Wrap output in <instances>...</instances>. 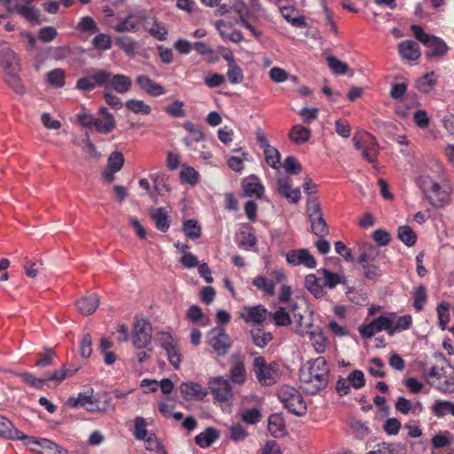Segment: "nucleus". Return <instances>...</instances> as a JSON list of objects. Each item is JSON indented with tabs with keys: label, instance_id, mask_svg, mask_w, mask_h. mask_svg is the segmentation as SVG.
I'll return each instance as SVG.
<instances>
[{
	"label": "nucleus",
	"instance_id": "f257e3e1",
	"mask_svg": "<svg viewBox=\"0 0 454 454\" xmlns=\"http://www.w3.org/2000/svg\"><path fill=\"white\" fill-rule=\"evenodd\" d=\"M329 372V366L323 356L308 361L299 372L301 387L308 394H317L328 385Z\"/></svg>",
	"mask_w": 454,
	"mask_h": 454
},
{
	"label": "nucleus",
	"instance_id": "f03ea898",
	"mask_svg": "<svg viewBox=\"0 0 454 454\" xmlns=\"http://www.w3.org/2000/svg\"><path fill=\"white\" fill-rule=\"evenodd\" d=\"M411 30L415 38L428 49L426 51L427 58H442L447 53L449 48L442 38L426 33L419 25H411Z\"/></svg>",
	"mask_w": 454,
	"mask_h": 454
},
{
	"label": "nucleus",
	"instance_id": "7ed1b4c3",
	"mask_svg": "<svg viewBox=\"0 0 454 454\" xmlns=\"http://www.w3.org/2000/svg\"><path fill=\"white\" fill-rule=\"evenodd\" d=\"M278 399L293 414L303 416L307 411L306 403L298 390L289 386H283L278 392Z\"/></svg>",
	"mask_w": 454,
	"mask_h": 454
},
{
	"label": "nucleus",
	"instance_id": "20e7f679",
	"mask_svg": "<svg viewBox=\"0 0 454 454\" xmlns=\"http://www.w3.org/2000/svg\"><path fill=\"white\" fill-rule=\"evenodd\" d=\"M253 370L257 380L263 386H271L277 382L278 364L277 362L268 364L263 356H257L253 362Z\"/></svg>",
	"mask_w": 454,
	"mask_h": 454
},
{
	"label": "nucleus",
	"instance_id": "39448f33",
	"mask_svg": "<svg viewBox=\"0 0 454 454\" xmlns=\"http://www.w3.org/2000/svg\"><path fill=\"white\" fill-rule=\"evenodd\" d=\"M207 342L218 356H225L232 345L230 336L221 326L214 327L208 332Z\"/></svg>",
	"mask_w": 454,
	"mask_h": 454
},
{
	"label": "nucleus",
	"instance_id": "423d86ee",
	"mask_svg": "<svg viewBox=\"0 0 454 454\" xmlns=\"http://www.w3.org/2000/svg\"><path fill=\"white\" fill-rule=\"evenodd\" d=\"M153 329L151 324L144 319H137L134 324L132 342L137 348H146L152 340Z\"/></svg>",
	"mask_w": 454,
	"mask_h": 454
},
{
	"label": "nucleus",
	"instance_id": "0eeeda50",
	"mask_svg": "<svg viewBox=\"0 0 454 454\" xmlns=\"http://www.w3.org/2000/svg\"><path fill=\"white\" fill-rule=\"evenodd\" d=\"M208 388L215 401L219 403L229 402L233 394L230 381L223 377H215L208 381Z\"/></svg>",
	"mask_w": 454,
	"mask_h": 454
},
{
	"label": "nucleus",
	"instance_id": "6e6552de",
	"mask_svg": "<svg viewBox=\"0 0 454 454\" xmlns=\"http://www.w3.org/2000/svg\"><path fill=\"white\" fill-rule=\"evenodd\" d=\"M378 251L372 247L368 250L363 252L358 258V262L362 265L364 275L367 279H374L380 276V270L375 264L371 262H374L378 255Z\"/></svg>",
	"mask_w": 454,
	"mask_h": 454
},
{
	"label": "nucleus",
	"instance_id": "1a4fd4ad",
	"mask_svg": "<svg viewBox=\"0 0 454 454\" xmlns=\"http://www.w3.org/2000/svg\"><path fill=\"white\" fill-rule=\"evenodd\" d=\"M0 67L4 73L9 70H21L20 58L8 43H0Z\"/></svg>",
	"mask_w": 454,
	"mask_h": 454
},
{
	"label": "nucleus",
	"instance_id": "9d476101",
	"mask_svg": "<svg viewBox=\"0 0 454 454\" xmlns=\"http://www.w3.org/2000/svg\"><path fill=\"white\" fill-rule=\"evenodd\" d=\"M106 74L107 77L105 78L106 83L103 85L106 90H114L120 94H124L130 90L132 86L130 77L121 74H114L108 71H106Z\"/></svg>",
	"mask_w": 454,
	"mask_h": 454
},
{
	"label": "nucleus",
	"instance_id": "9b49d317",
	"mask_svg": "<svg viewBox=\"0 0 454 454\" xmlns=\"http://www.w3.org/2000/svg\"><path fill=\"white\" fill-rule=\"evenodd\" d=\"M286 261L289 264L294 266L304 265L307 268L313 269L316 267L317 262L314 256L308 249H296L292 250L286 254Z\"/></svg>",
	"mask_w": 454,
	"mask_h": 454
},
{
	"label": "nucleus",
	"instance_id": "f8f14e48",
	"mask_svg": "<svg viewBox=\"0 0 454 454\" xmlns=\"http://www.w3.org/2000/svg\"><path fill=\"white\" fill-rule=\"evenodd\" d=\"M106 70H98L93 74L78 79L75 88L82 91H90L96 86H103L106 83Z\"/></svg>",
	"mask_w": 454,
	"mask_h": 454
},
{
	"label": "nucleus",
	"instance_id": "ddd939ff",
	"mask_svg": "<svg viewBox=\"0 0 454 454\" xmlns=\"http://www.w3.org/2000/svg\"><path fill=\"white\" fill-rule=\"evenodd\" d=\"M277 190L278 193L290 203H297L301 200L300 189H292L291 179L288 176L278 177L277 179Z\"/></svg>",
	"mask_w": 454,
	"mask_h": 454
},
{
	"label": "nucleus",
	"instance_id": "4468645a",
	"mask_svg": "<svg viewBox=\"0 0 454 454\" xmlns=\"http://www.w3.org/2000/svg\"><path fill=\"white\" fill-rule=\"evenodd\" d=\"M75 305L81 314L90 316L98 309L99 305V297L94 293L87 294L77 300Z\"/></svg>",
	"mask_w": 454,
	"mask_h": 454
},
{
	"label": "nucleus",
	"instance_id": "2eb2a0df",
	"mask_svg": "<svg viewBox=\"0 0 454 454\" xmlns=\"http://www.w3.org/2000/svg\"><path fill=\"white\" fill-rule=\"evenodd\" d=\"M179 388L184 399L185 400H203L207 395V391L206 389H204L199 383L192 381L183 382Z\"/></svg>",
	"mask_w": 454,
	"mask_h": 454
},
{
	"label": "nucleus",
	"instance_id": "dca6fc26",
	"mask_svg": "<svg viewBox=\"0 0 454 454\" xmlns=\"http://www.w3.org/2000/svg\"><path fill=\"white\" fill-rule=\"evenodd\" d=\"M15 12L23 17L31 25H39L43 21L40 10L32 4H17Z\"/></svg>",
	"mask_w": 454,
	"mask_h": 454
},
{
	"label": "nucleus",
	"instance_id": "f3484780",
	"mask_svg": "<svg viewBox=\"0 0 454 454\" xmlns=\"http://www.w3.org/2000/svg\"><path fill=\"white\" fill-rule=\"evenodd\" d=\"M267 316V309L262 305L254 307H244V312L241 317L247 323L262 324L265 321Z\"/></svg>",
	"mask_w": 454,
	"mask_h": 454
},
{
	"label": "nucleus",
	"instance_id": "a211bd4d",
	"mask_svg": "<svg viewBox=\"0 0 454 454\" xmlns=\"http://www.w3.org/2000/svg\"><path fill=\"white\" fill-rule=\"evenodd\" d=\"M230 368V378L235 384L242 385L247 380V372L244 362L239 356H232Z\"/></svg>",
	"mask_w": 454,
	"mask_h": 454
},
{
	"label": "nucleus",
	"instance_id": "6ab92c4d",
	"mask_svg": "<svg viewBox=\"0 0 454 454\" xmlns=\"http://www.w3.org/2000/svg\"><path fill=\"white\" fill-rule=\"evenodd\" d=\"M136 82L137 85L150 96L157 97L164 94L165 92L160 84L155 82L146 75H138Z\"/></svg>",
	"mask_w": 454,
	"mask_h": 454
},
{
	"label": "nucleus",
	"instance_id": "aec40b11",
	"mask_svg": "<svg viewBox=\"0 0 454 454\" xmlns=\"http://www.w3.org/2000/svg\"><path fill=\"white\" fill-rule=\"evenodd\" d=\"M184 128L190 134L189 137L183 139L187 147H192L193 143H199L205 139V134L200 126L187 121L184 123Z\"/></svg>",
	"mask_w": 454,
	"mask_h": 454
},
{
	"label": "nucleus",
	"instance_id": "412c9836",
	"mask_svg": "<svg viewBox=\"0 0 454 454\" xmlns=\"http://www.w3.org/2000/svg\"><path fill=\"white\" fill-rule=\"evenodd\" d=\"M242 187L246 195L248 197L261 199L264 193V187L255 176H250L244 180Z\"/></svg>",
	"mask_w": 454,
	"mask_h": 454
},
{
	"label": "nucleus",
	"instance_id": "4be33fe9",
	"mask_svg": "<svg viewBox=\"0 0 454 454\" xmlns=\"http://www.w3.org/2000/svg\"><path fill=\"white\" fill-rule=\"evenodd\" d=\"M400 55L409 60H416L420 56L419 44L412 40L403 41L398 45Z\"/></svg>",
	"mask_w": 454,
	"mask_h": 454
},
{
	"label": "nucleus",
	"instance_id": "5701e85b",
	"mask_svg": "<svg viewBox=\"0 0 454 454\" xmlns=\"http://www.w3.org/2000/svg\"><path fill=\"white\" fill-rule=\"evenodd\" d=\"M220 437V433L217 429L209 427L203 432L197 434L194 441L200 448H208Z\"/></svg>",
	"mask_w": 454,
	"mask_h": 454
},
{
	"label": "nucleus",
	"instance_id": "b1692460",
	"mask_svg": "<svg viewBox=\"0 0 454 454\" xmlns=\"http://www.w3.org/2000/svg\"><path fill=\"white\" fill-rule=\"evenodd\" d=\"M150 215L159 231L166 232L168 230L170 220L168 213L164 210V208L159 207L152 209Z\"/></svg>",
	"mask_w": 454,
	"mask_h": 454
},
{
	"label": "nucleus",
	"instance_id": "393cba45",
	"mask_svg": "<svg viewBox=\"0 0 454 454\" xmlns=\"http://www.w3.org/2000/svg\"><path fill=\"white\" fill-rule=\"evenodd\" d=\"M20 70H9L4 72V82L7 85L13 90L17 94L22 95L25 93V87L22 84L20 77Z\"/></svg>",
	"mask_w": 454,
	"mask_h": 454
},
{
	"label": "nucleus",
	"instance_id": "a878e982",
	"mask_svg": "<svg viewBox=\"0 0 454 454\" xmlns=\"http://www.w3.org/2000/svg\"><path fill=\"white\" fill-rule=\"evenodd\" d=\"M0 437L15 440L21 437V431L17 429L12 423L5 417L0 415Z\"/></svg>",
	"mask_w": 454,
	"mask_h": 454
},
{
	"label": "nucleus",
	"instance_id": "bb28decb",
	"mask_svg": "<svg viewBox=\"0 0 454 454\" xmlns=\"http://www.w3.org/2000/svg\"><path fill=\"white\" fill-rule=\"evenodd\" d=\"M151 179L153 181V191L156 197L158 195L162 196L165 192L170 191V186L168 184V176L164 173H154L150 175Z\"/></svg>",
	"mask_w": 454,
	"mask_h": 454
},
{
	"label": "nucleus",
	"instance_id": "cd10ccee",
	"mask_svg": "<svg viewBox=\"0 0 454 454\" xmlns=\"http://www.w3.org/2000/svg\"><path fill=\"white\" fill-rule=\"evenodd\" d=\"M310 136V129L301 125L294 126L289 132V138L297 145L309 141Z\"/></svg>",
	"mask_w": 454,
	"mask_h": 454
},
{
	"label": "nucleus",
	"instance_id": "c85d7f7f",
	"mask_svg": "<svg viewBox=\"0 0 454 454\" xmlns=\"http://www.w3.org/2000/svg\"><path fill=\"white\" fill-rule=\"evenodd\" d=\"M93 127L98 132L106 135L115 129L116 121L113 114H108L103 120L95 118Z\"/></svg>",
	"mask_w": 454,
	"mask_h": 454
},
{
	"label": "nucleus",
	"instance_id": "c756f323",
	"mask_svg": "<svg viewBox=\"0 0 454 454\" xmlns=\"http://www.w3.org/2000/svg\"><path fill=\"white\" fill-rule=\"evenodd\" d=\"M251 338L254 345L259 348H264L272 340V334L265 332L262 328H254L250 331Z\"/></svg>",
	"mask_w": 454,
	"mask_h": 454
},
{
	"label": "nucleus",
	"instance_id": "7c9ffc66",
	"mask_svg": "<svg viewBox=\"0 0 454 454\" xmlns=\"http://www.w3.org/2000/svg\"><path fill=\"white\" fill-rule=\"evenodd\" d=\"M268 429L274 437L283 435L285 431L283 419L278 414H271L268 419Z\"/></svg>",
	"mask_w": 454,
	"mask_h": 454
},
{
	"label": "nucleus",
	"instance_id": "2f4dec72",
	"mask_svg": "<svg viewBox=\"0 0 454 454\" xmlns=\"http://www.w3.org/2000/svg\"><path fill=\"white\" fill-rule=\"evenodd\" d=\"M432 411L438 418H442L448 413L454 417V403L437 400L432 406Z\"/></svg>",
	"mask_w": 454,
	"mask_h": 454
},
{
	"label": "nucleus",
	"instance_id": "473e14b6",
	"mask_svg": "<svg viewBox=\"0 0 454 454\" xmlns=\"http://www.w3.org/2000/svg\"><path fill=\"white\" fill-rule=\"evenodd\" d=\"M66 73L61 68H55L46 74L47 82L55 88H63L65 86Z\"/></svg>",
	"mask_w": 454,
	"mask_h": 454
},
{
	"label": "nucleus",
	"instance_id": "72a5a7b5",
	"mask_svg": "<svg viewBox=\"0 0 454 454\" xmlns=\"http://www.w3.org/2000/svg\"><path fill=\"white\" fill-rule=\"evenodd\" d=\"M309 222L311 224L312 232L316 236L319 238H324L328 234V226L323 215H320L315 218H310Z\"/></svg>",
	"mask_w": 454,
	"mask_h": 454
},
{
	"label": "nucleus",
	"instance_id": "f704fd0d",
	"mask_svg": "<svg viewBox=\"0 0 454 454\" xmlns=\"http://www.w3.org/2000/svg\"><path fill=\"white\" fill-rule=\"evenodd\" d=\"M397 236L407 247H412L417 241V235L409 225L400 226L397 230Z\"/></svg>",
	"mask_w": 454,
	"mask_h": 454
},
{
	"label": "nucleus",
	"instance_id": "c9c22d12",
	"mask_svg": "<svg viewBox=\"0 0 454 454\" xmlns=\"http://www.w3.org/2000/svg\"><path fill=\"white\" fill-rule=\"evenodd\" d=\"M309 339L317 353L322 354L325 352L327 340L320 329L310 332Z\"/></svg>",
	"mask_w": 454,
	"mask_h": 454
},
{
	"label": "nucleus",
	"instance_id": "e433bc0d",
	"mask_svg": "<svg viewBox=\"0 0 454 454\" xmlns=\"http://www.w3.org/2000/svg\"><path fill=\"white\" fill-rule=\"evenodd\" d=\"M418 407H420L419 403L413 404L411 400L403 396H399L395 403V410L403 415H407L410 412L416 413Z\"/></svg>",
	"mask_w": 454,
	"mask_h": 454
},
{
	"label": "nucleus",
	"instance_id": "4c0bfd02",
	"mask_svg": "<svg viewBox=\"0 0 454 454\" xmlns=\"http://www.w3.org/2000/svg\"><path fill=\"white\" fill-rule=\"evenodd\" d=\"M305 287L316 297L325 295L324 287L319 284V278L314 274H309L305 278Z\"/></svg>",
	"mask_w": 454,
	"mask_h": 454
},
{
	"label": "nucleus",
	"instance_id": "58836bf2",
	"mask_svg": "<svg viewBox=\"0 0 454 454\" xmlns=\"http://www.w3.org/2000/svg\"><path fill=\"white\" fill-rule=\"evenodd\" d=\"M125 107L137 114H149L152 111L149 105L145 104L143 100L137 99H129L126 101Z\"/></svg>",
	"mask_w": 454,
	"mask_h": 454
},
{
	"label": "nucleus",
	"instance_id": "ea45409f",
	"mask_svg": "<svg viewBox=\"0 0 454 454\" xmlns=\"http://www.w3.org/2000/svg\"><path fill=\"white\" fill-rule=\"evenodd\" d=\"M317 272L323 276L324 286L330 289L336 287L337 285L341 283V278L338 273L332 272L326 269H320Z\"/></svg>",
	"mask_w": 454,
	"mask_h": 454
},
{
	"label": "nucleus",
	"instance_id": "a19ab883",
	"mask_svg": "<svg viewBox=\"0 0 454 454\" xmlns=\"http://www.w3.org/2000/svg\"><path fill=\"white\" fill-rule=\"evenodd\" d=\"M253 285L269 296H272L275 294V284L262 276L254 278Z\"/></svg>",
	"mask_w": 454,
	"mask_h": 454
},
{
	"label": "nucleus",
	"instance_id": "79ce46f5",
	"mask_svg": "<svg viewBox=\"0 0 454 454\" xmlns=\"http://www.w3.org/2000/svg\"><path fill=\"white\" fill-rule=\"evenodd\" d=\"M183 231L192 239H196L201 236V228L194 219L185 221L183 225Z\"/></svg>",
	"mask_w": 454,
	"mask_h": 454
},
{
	"label": "nucleus",
	"instance_id": "37998d69",
	"mask_svg": "<svg viewBox=\"0 0 454 454\" xmlns=\"http://www.w3.org/2000/svg\"><path fill=\"white\" fill-rule=\"evenodd\" d=\"M296 12V10L290 8V7H284L281 9L282 16L285 20H286L288 22H290L293 26L298 27H306V21L304 20V17L302 16H293V14Z\"/></svg>",
	"mask_w": 454,
	"mask_h": 454
},
{
	"label": "nucleus",
	"instance_id": "c03bdc74",
	"mask_svg": "<svg viewBox=\"0 0 454 454\" xmlns=\"http://www.w3.org/2000/svg\"><path fill=\"white\" fill-rule=\"evenodd\" d=\"M41 454H68V451L49 439H43Z\"/></svg>",
	"mask_w": 454,
	"mask_h": 454
},
{
	"label": "nucleus",
	"instance_id": "a18cd8bd",
	"mask_svg": "<svg viewBox=\"0 0 454 454\" xmlns=\"http://www.w3.org/2000/svg\"><path fill=\"white\" fill-rule=\"evenodd\" d=\"M164 110L166 114L174 118H182L185 115L184 103L181 100H174Z\"/></svg>",
	"mask_w": 454,
	"mask_h": 454
},
{
	"label": "nucleus",
	"instance_id": "49530a36",
	"mask_svg": "<svg viewBox=\"0 0 454 454\" xmlns=\"http://www.w3.org/2000/svg\"><path fill=\"white\" fill-rule=\"evenodd\" d=\"M125 159L122 153L114 151L107 159V168H111L113 171L119 172L122 168Z\"/></svg>",
	"mask_w": 454,
	"mask_h": 454
},
{
	"label": "nucleus",
	"instance_id": "de8ad7c7",
	"mask_svg": "<svg viewBox=\"0 0 454 454\" xmlns=\"http://www.w3.org/2000/svg\"><path fill=\"white\" fill-rule=\"evenodd\" d=\"M450 304L447 301H442L437 306V316L439 319V325L442 330L447 329V325L450 322Z\"/></svg>",
	"mask_w": 454,
	"mask_h": 454
},
{
	"label": "nucleus",
	"instance_id": "09e8293b",
	"mask_svg": "<svg viewBox=\"0 0 454 454\" xmlns=\"http://www.w3.org/2000/svg\"><path fill=\"white\" fill-rule=\"evenodd\" d=\"M436 82L434 72L428 73L417 81V88L422 92H428Z\"/></svg>",
	"mask_w": 454,
	"mask_h": 454
},
{
	"label": "nucleus",
	"instance_id": "8fccbe9b",
	"mask_svg": "<svg viewBox=\"0 0 454 454\" xmlns=\"http://www.w3.org/2000/svg\"><path fill=\"white\" fill-rule=\"evenodd\" d=\"M427 300V291L425 286H419L413 292V306L417 311L423 309V307Z\"/></svg>",
	"mask_w": 454,
	"mask_h": 454
},
{
	"label": "nucleus",
	"instance_id": "3c124183",
	"mask_svg": "<svg viewBox=\"0 0 454 454\" xmlns=\"http://www.w3.org/2000/svg\"><path fill=\"white\" fill-rule=\"evenodd\" d=\"M266 162L274 169L280 168V153L273 146L269 147L264 152Z\"/></svg>",
	"mask_w": 454,
	"mask_h": 454
},
{
	"label": "nucleus",
	"instance_id": "603ef678",
	"mask_svg": "<svg viewBox=\"0 0 454 454\" xmlns=\"http://www.w3.org/2000/svg\"><path fill=\"white\" fill-rule=\"evenodd\" d=\"M95 397L92 395H87L86 393H80L76 398H70L68 403L73 407L82 406L87 407L88 405L95 404Z\"/></svg>",
	"mask_w": 454,
	"mask_h": 454
},
{
	"label": "nucleus",
	"instance_id": "864d4df0",
	"mask_svg": "<svg viewBox=\"0 0 454 454\" xmlns=\"http://www.w3.org/2000/svg\"><path fill=\"white\" fill-rule=\"evenodd\" d=\"M326 60H327L329 67L331 68L333 73L335 74H344L348 70V66L346 63L338 59L334 56L327 57Z\"/></svg>",
	"mask_w": 454,
	"mask_h": 454
},
{
	"label": "nucleus",
	"instance_id": "5fc2aeb1",
	"mask_svg": "<svg viewBox=\"0 0 454 454\" xmlns=\"http://www.w3.org/2000/svg\"><path fill=\"white\" fill-rule=\"evenodd\" d=\"M371 139V145L364 146L362 151V156L370 163H373L377 160V147L378 144L375 138L369 136Z\"/></svg>",
	"mask_w": 454,
	"mask_h": 454
},
{
	"label": "nucleus",
	"instance_id": "6e6d98bb",
	"mask_svg": "<svg viewBox=\"0 0 454 454\" xmlns=\"http://www.w3.org/2000/svg\"><path fill=\"white\" fill-rule=\"evenodd\" d=\"M43 439V438L36 439L21 432V437H17L15 440H22L25 446L29 448L32 451L39 452L41 454Z\"/></svg>",
	"mask_w": 454,
	"mask_h": 454
},
{
	"label": "nucleus",
	"instance_id": "4d7b16f0",
	"mask_svg": "<svg viewBox=\"0 0 454 454\" xmlns=\"http://www.w3.org/2000/svg\"><path fill=\"white\" fill-rule=\"evenodd\" d=\"M227 78L232 84H239L244 81L243 70L239 65L228 67Z\"/></svg>",
	"mask_w": 454,
	"mask_h": 454
},
{
	"label": "nucleus",
	"instance_id": "13d9d810",
	"mask_svg": "<svg viewBox=\"0 0 454 454\" xmlns=\"http://www.w3.org/2000/svg\"><path fill=\"white\" fill-rule=\"evenodd\" d=\"M79 353L81 356L88 358L92 353V337L90 333H85L80 342Z\"/></svg>",
	"mask_w": 454,
	"mask_h": 454
},
{
	"label": "nucleus",
	"instance_id": "bf43d9fd",
	"mask_svg": "<svg viewBox=\"0 0 454 454\" xmlns=\"http://www.w3.org/2000/svg\"><path fill=\"white\" fill-rule=\"evenodd\" d=\"M116 44L128 55H133L136 50V43L129 36H120L116 39Z\"/></svg>",
	"mask_w": 454,
	"mask_h": 454
},
{
	"label": "nucleus",
	"instance_id": "052dcab7",
	"mask_svg": "<svg viewBox=\"0 0 454 454\" xmlns=\"http://www.w3.org/2000/svg\"><path fill=\"white\" fill-rule=\"evenodd\" d=\"M283 167L286 173L291 175H297L299 174L302 168L301 165L299 163L298 160L294 156H288L285 159Z\"/></svg>",
	"mask_w": 454,
	"mask_h": 454
},
{
	"label": "nucleus",
	"instance_id": "680f3d73",
	"mask_svg": "<svg viewBox=\"0 0 454 454\" xmlns=\"http://www.w3.org/2000/svg\"><path fill=\"white\" fill-rule=\"evenodd\" d=\"M92 43L95 48L106 51L112 47V39L108 35L101 33L94 37Z\"/></svg>",
	"mask_w": 454,
	"mask_h": 454
},
{
	"label": "nucleus",
	"instance_id": "e2e57ef3",
	"mask_svg": "<svg viewBox=\"0 0 454 454\" xmlns=\"http://www.w3.org/2000/svg\"><path fill=\"white\" fill-rule=\"evenodd\" d=\"M77 29L81 32L95 33L98 30V27L91 17L84 16L79 21L77 25Z\"/></svg>",
	"mask_w": 454,
	"mask_h": 454
},
{
	"label": "nucleus",
	"instance_id": "0e129e2a",
	"mask_svg": "<svg viewBox=\"0 0 454 454\" xmlns=\"http://www.w3.org/2000/svg\"><path fill=\"white\" fill-rule=\"evenodd\" d=\"M348 382L356 389L362 388L365 385L364 372L360 370H354L348 376Z\"/></svg>",
	"mask_w": 454,
	"mask_h": 454
},
{
	"label": "nucleus",
	"instance_id": "69168bd1",
	"mask_svg": "<svg viewBox=\"0 0 454 454\" xmlns=\"http://www.w3.org/2000/svg\"><path fill=\"white\" fill-rule=\"evenodd\" d=\"M383 367V361L379 357H373L370 360L369 372L374 377L383 378L386 375L385 372L382 370Z\"/></svg>",
	"mask_w": 454,
	"mask_h": 454
},
{
	"label": "nucleus",
	"instance_id": "338daca9",
	"mask_svg": "<svg viewBox=\"0 0 454 454\" xmlns=\"http://www.w3.org/2000/svg\"><path fill=\"white\" fill-rule=\"evenodd\" d=\"M180 178L182 182L194 185L198 183L199 173L193 168L188 167L180 172Z\"/></svg>",
	"mask_w": 454,
	"mask_h": 454
},
{
	"label": "nucleus",
	"instance_id": "774afa93",
	"mask_svg": "<svg viewBox=\"0 0 454 454\" xmlns=\"http://www.w3.org/2000/svg\"><path fill=\"white\" fill-rule=\"evenodd\" d=\"M450 434L448 431L440 433L432 438V444L434 448H444L451 444L452 441L450 437Z\"/></svg>",
	"mask_w": 454,
	"mask_h": 454
}]
</instances>
